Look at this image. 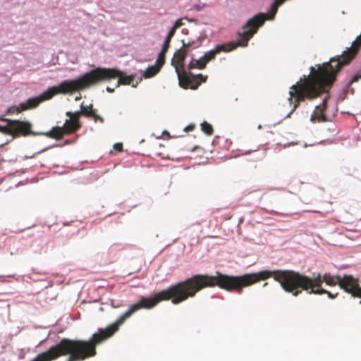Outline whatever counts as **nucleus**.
Listing matches in <instances>:
<instances>
[{"instance_id": "nucleus-19", "label": "nucleus", "mask_w": 361, "mask_h": 361, "mask_svg": "<svg viewBox=\"0 0 361 361\" xmlns=\"http://www.w3.org/2000/svg\"><path fill=\"white\" fill-rule=\"evenodd\" d=\"M82 115V109H80V111H75L74 113H72L70 111H68L66 113V116H69L70 119H71L72 121H74L76 123H80V118Z\"/></svg>"}, {"instance_id": "nucleus-14", "label": "nucleus", "mask_w": 361, "mask_h": 361, "mask_svg": "<svg viewBox=\"0 0 361 361\" xmlns=\"http://www.w3.org/2000/svg\"><path fill=\"white\" fill-rule=\"evenodd\" d=\"M207 63L204 59L203 56L200 59L196 60L192 59L188 65V69L192 70L193 68L204 69L205 68Z\"/></svg>"}, {"instance_id": "nucleus-3", "label": "nucleus", "mask_w": 361, "mask_h": 361, "mask_svg": "<svg viewBox=\"0 0 361 361\" xmlns=\"http://www.w3.org/2000/svg\"><path fill=\"white\" fill-rule=\"evenodd\" d=\"M280 271V285L281 288L287 293H291L293 296H298L303 290L309 294L322 295L327 293V290L322 288V284L325 282L329 286L339 285L341 277L340 276H333L330 274H324L322 276L320 274L315 275L312 278L300 274L293 270Z\"/></svg>"}, {"instance_id": "nucleus-12", "label": "nucleus", "mask_w": 361, "mask_h": 361, "mask_svg": "<svg viewBox=\"0 0 361 361\" xmlns=\"http://www.w3.org/2000/svg\"><path fill=\"white\" fill-rule=\"evenodd\" d=\"M80 109H82V116L87 118H92L95 123H104V118L97 114V110L93 109V105L92 104L88 106H85L82 104Z\"/></svg>"}, {"instance_id": "nucleus-1", "label": "nucleus", "mask_w": 361, "mask_h": 361, "mask_svg": "<svg viewBox=\"0 0 361 361\" xmlns=\"http://www.w3.org/2000/svg\"><path fill=\"white\" fill-rule=\"evenodd\" d=\"M280 271L263 270L256 273L245 274L241 276H233L216 272V276L207 274L194 275L186 280L172 285L162 290L152 297H142L140 300L130 306L128 310L121 315L116 322L110 324L106 329H99L97 333L92 335L88 340V344L93 348L92 357L96 355V346L104 340L111 337L116 332L119 326L133 313L141 309L149 310L154 307L160 302L171 300L172 303L177 305L185 301L189 298H193L196 293L207 287L218 286L229 292L243 293L245 287L250 286L260 281H264L270 277L280 283Z\"/></svg>"}, {"instance_id": "nucleus-10", "label": "nucleus", "mask_w": 361, "mask_h": 361, "mask_svg": "<svg viewBox=\"0 0 361 361\" xmlns=\"http://www.w3.org/2000/svg\"><path fill=\"white\" fill-rule=\"evenodd\" d=\"M340 287L354 298H361V286L358 279L351 275H344L341 277Z\"/></svg>"}, {"instance_id": "nucleus-4", "label": "nucleus", "mask_w": 361, "mask_h": 361, "mask_svg": "<svg viewBox=\"0 0 361 361\" xmlns=\"http://www.w3.org/2000/svg\"><path fill=\"white\" fill-rule=\"evenodd\" d=\"M267 19V14L265 13H259L252 17L238 32L239 39L237 42H230L226 44H218L214 49L206 52L203 56L206 63H207L210 61L213 60L216 54L222 51H230L238 47H247L248 41L257 32L259 27L264 24Z\"/></svg>"}, {"instance_id": "nucleus-17", "label": "nucleus", "mask_w": 361, "mask_h": 361, "mask_svg": "<svg viewBox=\"0 0 361 361\" xmlns=\"http://www.w3.org/2000/svg\"><path fill=\"white\" fill-rule=\"evenodd\" d=\"M23 106V104L20 103L19 105H13L10 107H8L6 111V115H12L15 114H20L22 111H24L25 109H22L21 106Z\"/></svg>"}, {"instance_id": "nucleus-21", "label": "nucleus", "mask_w": 361, "mask_h": 361, "mask_svg": "<svg viewBox=\"0 0 361 361\" xmlns=\"http://www.w3.org/2000/svg\"><path fill=\"white\" fill-rule=\"evenodd\" d=\"M360 79H361V71L357 73L355 75L352 77V78L348 82V85H350L353 83L358 81Z\"/></svg>"}, {"instance_id": "nucleus-16", "label": "nucleus", "mask_w": 361, "mask_h": 361, "mask_svg": "<svg viewBox=\"0 0 361 361\" xmlns=\"http://www.w3.org/2000/svg\"><path fill=\"white\" fill-rule=\"evenodd\" d=\"M64 135L62 127H54L47 133L48 136L56 140L61 139Z\"/></svg>"}, {"instance_id": "nucleus-18", "label": "nucleus", "mask_w": 361, "mask_h": 361, "mask_svg": "<svg viewBox=\"0 0 361 361\" xmlns=\"http://www.w3.org/2000/svg\"><path fill=\"white\" fill-rule=\"evenodd\" d=\"M201 130L207 135H212L214 133L212 126L207 121L201 123Z\"/></svg>"}, {"instance_id": "nucleus-15", "label": "nucleus", "mask_w": 361, "mask_h": 361, "mask_svg": "<svg viewBox=\"0 0 361 361\" xmlns=\"http://www.w3.org/2000/svg\"><path fill=\"white\" fill-rule=\"evenodd\" d=\"M161 68H160L159 66L156 64L154 66H149L144 72L142 75L145 78H152L160 71Z\"/></svg>"}, {"instance_id": "nucleus-6", "label": "nucleus", "mask_w": 361, "mask_h": 361, "mask_svg": "<svg viewBox=\"0 0 361 361\" xmlns=\"http://www.w3.org/2000/svg\"><path fill=\"white\" fill-rule=\"evenodd\" d=\"M118 78L116 87L121 85H132L135 87L138 82L133 83V75H126L116 68H97L77 78L79 90H84L104 80Z\"/></svg>"}, {"instance_id": "nucleus-31", "label": "nucleus", "mask_w": 361, "mask_h": 361, "mask_svg": "<svg viewBox=\"0 0 361 361\" xmlns=\"http://www.w3.org/2000/svg\"><path fill=\"white\" fill-rule=\"evenodd\" d=\"M268 283H265L263 286H267Z\"/></svg>"}, {"instance_id": "nucleus-9", "label": "nucleus", "mask_w": 361, "mask_h": 361, "mask_svg": "<svg viewBox=\"0 0 361 361\" xmlns=\"http://www.w3.org/2000/svg\"><path fill=\"white\" fill-rule=\"evenodd\" d=\"M0 121L7 123L6 126H1V135H8L18 137L35 134L32 131L31 123L27 121L12 120L4 117L0 118Z\"/></svg>"}, {"instance_id": "nucleus-13", "label": "nucleus", "mask_w": 361, "mask_h": 361, "mask_svg": "<svg viewBox=\"0 0 361 361\" xmlns=\"http://www.w3.org/2000/svg\"><path fill=\"white\" fill-rule=\"evenodd\" d=\"M81 128L80 123H76L71 119L66 120L63 126L62 127L65 134H71L76 132Z\"/></svg>"}, {"instance_id": "nucleus-27", "label": "nucleus", "mask_w": 361, "mask_h": 361, "mask_svg": "<svg viewBox=\"0 0 361 361\" xmlns=\"http://www.w3.org/2000/svg\"><path fill=\"white\" fill-rule=\"evenodd\" d=\"M176 31V30L172 27L171 29L170 30V31L169 32L167 36H169V37H173L175 35Z\"/></svg>"}, {"instance_id": "nucleus-5", "label": "nucleus", "mask_w": 361, "mask_h": 361, "mask_svg": "<svg viewBox=\"0 0 361 361\" xmlns=\"http://www.w3.org/2000/svg\"><path fill=\"white\" fill-rule=\"evenodd\" d=\"M68 355L66 361L85 360V340L63 338L59 343L38 354L31 361H53Z\"/></svg>"}, {"instance_id": "nucleus-22", "label": "nucleus", "mask_w": 361, "mask_h": 361, "mask_svg": "<svg viewBox=\"0 0 361 361\" xmlns=\"http://www.w3.org/2000/svg\"><path fill=\"white\" fill-rule=\"evenodd\" d=\"M194 44V42H188V43L183 42V47L181 48L186 49L188 51L190 47H192Z\"/></svg>"}, {"instance_id": "nucleus-24", "label": "nucleus", "mask_w": 361, "mask_h": 361, "mask_svg": "<svg viewBox=\"0 0 361 361\" xmlns=\"http://www.w3.org/2000/svg\"><path fill=\"white\" fill-rule=\"evenodd\" d=\"M182 25H183V23H182V20H181V19H178V20H177L175 22V23H174V25H173V27H174L176 30H177V29H178V27H180Z\"/></svg>"}, {"instance_id": "nucleus-29", "label": "nucleus", "mask_w": 361, "mask_h": 361, "mask_svg": "<svg viewBox=\"0 0 361 361\" xmlns=\"http://www.w3.org/2000/svg\"><path fill=\"white\" fill-rule=\"evenodd\" d=\"M171 39L172 37H169V36H167L164 42L171 43Z\"/></svg>"}, {"instance_id": "nucleus-25", "label": "nucleus", "mask_w": 361, "mask_h": 361, "mask_svg": "<svg viewBox=\"0 0 361 361\" xmlns=\"http://www.w3.org/2000/svg\"><path fill=\"white\" fill-rule=\"evenodd\" d=\"M169 47H170V43L164 42L161 50L167 52Z\"/></svg>"}, {"instance_id": "nucleus-20", "label": "nucleus", "mask_w": 361, "mask_h": 361, "mask_svg": "<svg viewBox=\"0 0 361 361\" xmlns=\"http://www.w3.org/2000/svg\"><path fill=\"white\" fill-rule=\"evenodd\" d=\"M166 54V51L161 50L156 61V65L159 66L160 68H161L165 63Z\"/></svg>"}, {"instance_id": "nucleus-28", "label": "nucleus", "mask_w": 361, "mask_h": 361, "mask_svg": "<svg viewBox=\"0 0 361 361\" xmlns=\"http://www.w3.org/2000/svg\"><path fill=\"white\" fill-rule=\"evenodd\" d=\"M325 294H327V295H328V296H329L330 298H332V299H333V298H335L337 296V295H338V293H336V294H334H334H332L331 293H330V292H329V291H328V290H327V293H326Z\"/></svg>"}, {"instance_id": "nucleus-11", "label": "nucleus", "mask_w": 361, "mask_h": 361, "mask_svg": "<svg viewBox=\"0 0 361 361\" xmlns=\"http://www.w3.org/2000/svg\"><path fill=\"white\" fill-rule=\"evenodd\" d=\"M327 97L323 99L322 103L315 107L314 111L311 115L310 120L312 123L325 122L326 118L324 114V111L326 109Z\"/></svg>"}, {"instance_id": "nucleus-7", "label": "nucleus", "mask_w": 361, "mask_h": 361, "mask_svg": "<svg viewBox=\"0 0 361 361\" xmlns=\"http://www.w3.org/2000/svg\"><path fill=\"white\" fill-rule=\"evenodd\" d=\"M188 54V49L180 48L173 55L171 64L175 68L178 75L179 85L184 89L196 90L202 82H206L207 75L202 74L193 75L188 73L185 70V59Z\"/></svg>"}, {"instance_id": "nucleus-26", "label": "nucleus", "mask_w": 361, "mask_h": 361, "mask_svg": "<svg viewBox=\"0 0 361 361\" xmlns=\"http://www.w3.org/2000/svg\"><path fill=\"white\" fill-rule=\"evenodd\" d=\"M195 128V125L194 124H190L188 125V126H186L185 128V131L186 132H189V131H192Z\"/></svg>"}, {"instance_id": "nucleus-23", "label": "nucleus", "mask_w": 361, "mask_h": 361, "mask_svg": "<svg viewBox=\"0 0 361 361\" xmlns=\"http://www.w3.org/2000/svg\"><path fill=\"white\" fill-rule=\"evenodd\" d=\"M114 149L117 152H122L123 150V145L122 143H116L114 145Z\"/></svg>"}, {"instance_id": "nucleus-8", "label": "nucleus", "mask_w": 361, "mask_h": 361, "mask_svg": "<svg viewBox=\"0 0 361 361\" xmlns=\"http://www.w3.org/2000/svg\"><path fill=\"white\" fill-rule=\"evenodd\" d=\"M76 91H79L77 79L66 80L61 82L58 86L49 87L37 97L29 98L25 102L22 103L21 109L25 111L35 109L42 102L51 99L57 94H72Z\"/></svg>"}, {"instance_id": "nucleus-30", "label": "nucleus", "mask_w": 361, "mask_h": 361, "mask_svg": "<svg viewBox=\"0 0 361 361\" xmlns=\"http://www.w3.org/2000/svg\"><path fill=\"white\" fill-rule=\"evenodd\" d=\"M106 90H107L109 92L111 93V92H113L114 91V88H111V87H106Z\"/></svg>"}, {"instance_id": "nucleus-2", "label": "nucleus", "mask_w": 361, "mask_h": 361, "mask_svg": "<svg viewBox=\"0 0 361 361\" xmlns=\"http://www.w3.org/2000/svg\"><path fill=\"white\" fill-rule=\"evenodd\" d=\"M361 47V33L341 56L334 57L329 62L318 65L317 68H310L309 75H304L290 87L288 99L294 111L300 102L312 100L326 92L335 82L337 73L343 66L348 64Z\"/></svg>"}]
</instances>
